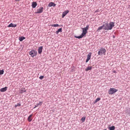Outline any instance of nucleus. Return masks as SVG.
Returning <instances> with one entry per match:
<instances>
[{
	"label": "nucleus",
	"mask_w": 130,
	"mask_h": 130,
	"mask_svg": "<svg viewBox=\"0 0 130 130\" xmlns=\"http://www.w3.org/2000/svg\"><path fill=\"white\" fill-rule=\"evenodd\" d=\"M104 24L105 28L103 29L105 30H111L112 29L113 27L115 26V23L112 22H110L109 23L107 22Z\"/></svg>",
	"instance_id": "nucleus-1"
},
{
	"label": "nucleus",
	"mask_w": 130,
	"mask_h": 130,
	"mask_svg": "<svg viewBox=\"0 0 130 130\" xmlns=\"http://www.w3.org/2000/svg\"><path fill=\"white\" fill-rule=\"evenodd\" d=\"M89 25H87L85 28H82L83 32L82 34L79 36H74V37L76 38L80 39L83 37L84 36H85L86 34L87 33V30L89 28Z\"/></svg>",
	"instance_id": "nucleus-2"
},
{
	"label": "nucleus",
	"mask_w": 130,
	"mask_h": 130,
	"mask_svg": "<svg viewBox=\"0 0 130 130\" xmlns=\"http://www.w3.org/2000/svg\"><path fill=\"white\" fill-rule=\"evenodd\" d=\"M106 52V50L105 48L101 47L99 49V51L98 52V54L100 56L102 54L105 55Z\"/></svg>",
	"instance_id": "nucleus-3"
},
{
	"label": "nucleus",
	"mask_w": 130,
	"mask_h": 130,
	"mask_svg": "<svg viewBox=\"0 0 130 130\" xmlns=\"http://www.w3.org/2000/svg\"><path fill=\"white\" fill-rule=\"evenodd\" d=\"M118 91V90L114 88H111L108 90V93L109 94L112 95Z\"/></svg>",
	"instance_id": "nucleus-4"
},
{
	"label": "nucleus",
	"mask_w": 130,
	"mask_h": 130,
	"mask_svg": "<svg viewBox=\"0 0 130 130\" xmlns=\"http://www.w3.org/2000/svg\"><path fill=\"white\" fill-rule=\"evenodd\" d=\"M29 54L32 57H34L37 55V52L36 50H32L29 52Z\"/></svg>",
	"instance_id": "nucleus-5"
},
{
	"label": "nucleus",
	"mask_w": 130,
	"mask_h": 130,
	"mask_svg": "<svg viewBox=\"0 0 130 130\" xmlns=\"http://www.w3.org/2000/svg\"><path fill=\"white\" fill-rule=\"evenodd\" d=\"M43 8L42 7H41L37 10V11L35 12V13L36 14L40 13H42L43 11Z\"/></svg>",
	"instance_id": "nucleus-6"
},
{
	"label": "nucleus",
	"mask_w": 130,
	"mask_h": 130,
	"mask_svg": "<svg viewBox=\"0 0 130 130\" xmlns=\"http://www.w3.org/2000/svg\"><path fill=\"white\" fill-rule=\"evenodd\" d=\"M69 11L68 10H66L62 13V18H63L66 14L69 12Z\"/></svg>",
	"instance_id": "nucleus-7"
},
{
	"label": "nucleus",
	"mask_w": 130,
	"mask_h": 130,
	"mask_svg": "<svg viewBox=\"0 0 130 130\" xmlns=\"http://www.w3.org/2000/svg\"><path fill=\"white\" fill-rule=\"evenodd\" d=\"M43 49V46H40L39 47L38 50V52L39 54H41L42 52V50Z\"/></svg>",
	"instance_id": "nucleus-8"
},
{
	"label": "nucleus",
	"mask_w": 130,
	"mask_h": 130,
	"mask_svg": "<svg viewBox=\"0 0 130 130\" xmlns=\"http://www.w3.org/2000/svg\"><path fill=\"white\" fill-rule=\"evenodd\" d=\"M37 5V4L36 2H33L32 3L31 6L32 8H35L36 7Z\"/></svg>",
	"instance_id": "nucleus-9"
},
{
	"label": "nucleus",
	"mask_w": 130,
	"mask_h": 130,
	"mask_svg": "<svg viewBox=\"0 0 130 130\" xmlns=\"http://www.w3.org/2000/svg\"><path fill=\"white\" fill-rule=\"evenodd\" d=\"M56 5V4H54V3L52 2H51L48 5V6L49 7H51L52 6L53 7H55Z\"/></svg>",
	"instance_id": "nucleus-10"
},
{
	"label": "nucleus",
	"mask_w": 130,
	"mask_h": 130,
	"mask_svg": "<svg viewBox=\"0 0 130 130\" xmlns=\"http://www.w3.org/2000/svg\"><path fill=\"white\" fill-rule=\"evenodd\" d=\"M8 87H5L4 88H3L0 89V91L1 92H4L6 91Z\"/></svg>",
	"instance_id": "nucleus-11"
},
{
	"label": "nucleus",
	"mask_w": 130,
	"mask_h": 130,
	"mask_svg": "<svg viewBox=\"0 0 130 130\" xmlns=\"http://www.w3.org/2000/svg\"><path fill=\"white\" fill-rule=\"evenodd\" d=\"M32 114H31V115H29V116L28 117L27 119V120L29 122H31L32 120V118H31V117L32 116Z\"/></svg>",
	"instance_id": "nucleus-12"
},
{
	"label": "nucleus",
	"mask_w": 130,
	"mask_h": 130,
	"mask_svg": "<svg viewBox=\"0 0 130 130\" xmlns=\"http://www.w3.org/2000/svg\"><path fill=\"white\" fill-rule=\"evenodd\" d=\"M17 26V25L15 24H13L12 23H11L8 26V27H15Z\"/></svg>",
	"instance_id": "nucleus-13"
},
{
	"label": "nucleus",
	"mask_w": 130,
	"mask_h": 130,
	"mask_svg": "<svg viewBox=\"0 0 130 130\" xmlns=\"http://www.w3.org/2000/svg\"><path fill=\"white\" fill-rule=\"evenodd\" d=\"M25 38L23 36H20L19 38V39L20 41H22L23 40L25 39Z\"/></svg>",
	"instance_id": "nucleus-14"
},
{
	"label": "nucleus",
	"mask_w": 130,
	"mask_h": 130,
	"mask_svg": "<svg viewBox=\"0 0 130 130\" xmlns=\"http://www.w3.org/2000/svg\"><path fill=\"white\" fill-rule=\"evenodd\" d=\"M42 104V102H40L39 103L35 105V107L34 108H35L36 107L39 106H41Z\"/></svg>",
	"instance_id": "nucleus-15"
},
{
	"label": "nucleus",
	"mask_w": 130,
	"mask_h": 130,
	"mask_svg": "<svg viewBox=\"0 0 130 130\" xmlns=\"http://www.w3.org/2000/svg\"><path fill=\"white\" fill-rule=\"evenodd\" d=\"M26 92V90L24 88H22L20 92L21 94H22L24 92Z\"/></svg>",
	"instance_id": "nucleus-16"
},
{
	"label": "nucleus",
	"mask_w": 130,
	"mask_h": 130,
	"mask_svg": "<svg viewBox=\"0 0 130 130\" xmlns=\"http://www.w3.org/2000/svg\"><path fill=\"white\" fill-rule=\"evenodd\" d=\"M62 32V28H60L58 29L57 31L56 32V34H58L59 32Z\"/></svg>",
	"instance_id": "nucleus-17"
},
{
	"label": "nucleus",
	"mask_w": 130,
	"mask_h": 130,
	"mask_svg": "<svg viewBox=\"0 0 130 130\" xmlns=\"http://www.w3.org/2000/svg\"><path fill=\"white\" fill-rule=\"evenodd\" d=\"M105 28L104 24H103V25L102 26H100L99 27L98 29H97V31H99V30H101L103 28Z\"/></svg>",
	"instance_id": "nucleus-18"
},
{
	"label": "nucleus",
	"mask_w": 130,
	"mask_h": 130,
	"mask_svg": "<svg viewBox=\"0 0 130 130\" xmlns=\"http://www.w3.org/2000/svg\"><path fill=\"white\" fill-rule=\"evenodd\" d=\"M108 128L110 130H114L115 129V127L114 126H112L111 127H109Z\"/></svg>",
	"instance_id": "nucleus-19"
},
{
	"label": "nucleus",
	"mask_w": 130,
	"mask_h": 130,
	"mask_svg": "<svg viewBox=\"0 0 130 130\" xmlns=\"http://www.w3.org/2000/svg\"><path fill=\"white\" fill-rule=\"evenodd\" d=\"M92 69V67L88 66L87 67L86 69V70L87 71L89 70H91Z\"/></svg>",
	"instance_id": "nucleus-20"
},
{
	"label": "nucleus",
	"mask_w": 130,
	"mask_h": 130,
	"mask_svg": "<svg viewBox=\"0 0 130 130\" xmlns=\"http://www.w3.org/2000/svg\"><path fill=\"white\" fill-rule=\"evenodd\" d=\"M92 54V53H90L88 54L87 56V58L89 59H90L91 58V57Z\"/></svg>",
	"instance_id": "nucleus-21"
},
{
	"label": "nucleus",
	"mask_w": 130,
	"mask_h": 130,
	"mask_svg": "<svg viewBox=\"0 0 130 130\" xmlns=\"http://www.w3.org/2000/svg\"><path fill=\"white\" fill-rule=\"evenodd\" d=\"M101 100V99L100 98H97L95 101L94 102V103H96L98 102V101H100Z\"/></svg>",
	"instance_id": "nucleus-22"
},
{
	"label": "nucleus",
	"mask_w": 130,
	"mask_h": 130,
	"mask_svg": "<svg viewBox=\"0 0 130 130\" xmlns=\"http://www.w3.org/2000/svg\"><path fill=\"white\" fill-rule=\"evenodd\" d=\"M85 118L86 117H83L82 118L81 120L82 122H84L85 121Z\"/></svg>",
	"instance_id": "nucleus-23"
},
{
	"label": "nucleus",
	"mask_w": 130,
	"mask_h": 130,
	"mask_svg": "<svg viewBox=\"0 0 130 130\" xmlns=\"http://www.w3.org/2000/svg\"><path fill=\"white\" fill-rule=\"evenodd\" d=\"M127 114L129 116H130V109H129L128 110H127Z\"/></svg>",
	"instance_id": "nucleus-24"
},
{
	"label": "nucleus",
	"mask_w": 130,
	"mask_h": 130,
	"mask_svg": "<svg viewBox=\"0 0 130 130\" xmlns=\"http://www.w3.org/2000/svg\"><path fill=\"white\" fill-rule=\"evenodd\" d=\"M51 26H53L54 27H58V26H59V25L58 24H53L51 25Z\"/></svg>",
	"instance_id": "nucleus-25"
},
{
	"label": "nucleus",
	"mask_w": 130,
	"mask_h": 130,
	"mask_svg": "<svg viewBox=\"0 0 130 130\" xmlns=\"http://www.w3.org/2000/svg\"><path fill=\"white\" fill-rule=\"evenodd\" d=\"M4 71L3 69L0 70V75H2L3 74Z\"/></svg>",
	"instance_id": "nucleus-26"
},
{
	"label": "nucleus",
	"mask_w": 130,
	"mask_h": 130,
	"mask_svg": "<svg viewBox=\"0 0 130 130\" xmlns=\"http://www.w3.org/2000/svg\"><path fill=\"white\" fill-rule=\"evenodd\" d=\"M21 106L20 103H18L17 105H15V107H17L18 106Z\"/></svg>",
	"instance_id": "nucleus-27"
},
{
	"label": "nucleus",
	"mask_w": 130,
	"mask_h": 130,
	"mask_svg": "<svg viewBox=\"0 0 130 130\" xmlns=\"http://www.w3.org/2000/svg\"><path fill=\"white\" fill-rule=\"evenodd\" d=\"M44 77L43 76H41L39 77V78L40 79H42L44 78Z\"/></svg>",
	"instance_id": "nucleus-28"
},
{
	"label": "nucleus",
	"mask_w": 130,
	"mask_h": 130,
	"mask_svg": "<svg viewBox=\"0 0 130 130\" xmlns=\"http://www.w3.org/2000/svg\"><path fill=\"white\" fill-rule=\"evenodd\" d=\"M89 60H90V59H89L87 58V59H86V63L88 62Z\"/></svg>",
	"instance_id": "nucleus-29"
},
{
	"label": "nucleus",
	"mask_w": 130,
	"mask_h": 130,
	"mask_svg": "<svg viewBox=\"0 0 130 130\" xmlns=\"http://www.w3.org/2000/svg\"><path fill=\"white\" fill-rule=\"evenodd\" d=\"M20 1V0H15V1L16 2H19Z\"/></svg>",
	"instance_id": "nucleus-30"
},
{
	"label": "nucleus",
	"mask_w": 130,
	"mask_h": 130,
	"mask_svg": "<svg viewBox=\"0 0 130 130\" xmlns=\"http://www.w3.org/2000/svg\"><path fill=\"white\" fill-rule=\"evenodd\" d=\"M112 72L113 73H115L116 72V71L115 70H113Z\"/></svg>",
	"instance_id": "nucleus-31"
},
{
	"label": "nucleus",
	"mask_w": 130,
	"mask_h": 130,
	"mask_svg": "<svg viewBox=\"0 0 130 130\" xmlns=\"http://www.w3.org/2000/svg\"><path fill=\"white\" fill-rule=\"evenodd\" d=\"M98 11H99L98 10H96V12H98Z\"/></svg>",
	"instance_id": "nucleus-32"
},
{
	"label": "nucleus",
	"mask_w": 130,
	"mask_h": 130,
	"mask_svg": "<svg viewBox=\"0 0 130 130\" xmlns=\"http://www.w3.org/2000/svg\"><path fill=\"white\" fill-rule=\"evenodd\" d=\"M104 130H107L106 129H104Z\"/></svg>",
	"instance_id": "nucleus-33"
},
{
	"label": "nucleus",
	"mask_w": 130,
	"mask_h": 130,
	"mask_svg": "<svg viewBox=\"0 0 130 130\" xmlns=\"http://www.w3.org/2000/svg\"><path fill=\"white\" fill-rule=\"evenodd\" d=\"M113 38H114V37H115V36H113Z\"/></svg>",
	"instance_id": "nucleus-34"
}]
</instances>
